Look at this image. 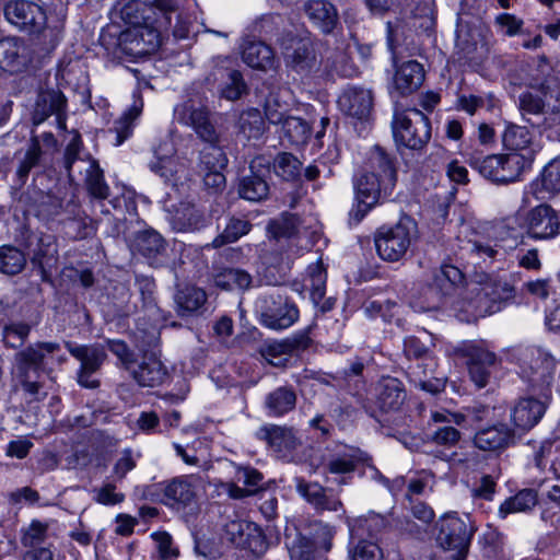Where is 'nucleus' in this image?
Masks as SVG:
<instances>
[{"mask_svg":"<svg viewBox=\"0 0 560 560\" xmlns=\"http://www.w3.org/2000/svg\"><path fill=\"white\" fill-rule=\"evenodd\" d=\"M7 21L21 32L36 36L44 49H54L61 39L62 30L47 23L45 9L28 0H9L3 7Z\"/></svg>","mask_w":560,"mask_h":560,"instance_id":"f03ea898","label":"nucleus"},{"mask_svg":"<svg viewBox=\"0 0 560 560\" xmlns=\"http://www.w3.org/2000/svg\"><path fill=\"white\" fill-rule=\"evenodd\" d=\"M533 162L534 156L530 151L500 154V183L508 184L518 180L523 173L532 167Z\"/></svg>","mask_w":560,"mask_h":560,"instance_id":"cd10ccee","label":"nucleus"},{"mask_svg":"<svg viewBox=\"0 0 560 560\" xmlns=\"http://www.w3.org/2000/svg\"><path fill=\"white\" fill-rule=\"evenodd\" d=\"M526 224L532 237L552 238L560 233V212L550 205H538L528 211Z\"/></svg>","mask_w":560,"mask_h":560,"instance_id":"2eb2a0df","label":"nucleus"},{"mask_svg":"<svg viewBox=\"0 0 560 560\" xmlns=\"http://www.w3.org/2000/svg\"><path fill=\"white\" fill-rule=\"evenodd\" d=\"M392 127L396 143L411 150H421L431 139L430 120L417 108L395 112Z\"/></svg>","mask_w":560,"mask_h":560,"instance_id":"20e7f679","label":"nucleus"},{"mask_svg":"<svg viewBox=\"0 0 560 560\" xmlns=\"http://www.w3.org/2000/svg\"><path fill=\"white\" fill-rule=\"evenodd\" d=\"M214 283L224 290L247 289L252 283V277L244 270L229 268L214 276Z\"/></svg>","mask_w":560,"mask_h":560,"instance_id":"3c124183","label":"nucleus"},{"mask_svg":"<svg viewBox=\"0 0 560 560\" xmlns=\"http://www.w3.org/2000/svg\"><path fill=\"white\" fill-rule=\"evenodd\" d=\"M334 529L328 525H318V533L313 540L299 536L289 547L291 560H320L323 552L331 548Z\"/></svg>","mask_w":560,"mask_h":560,"instance_id":"f8f14e48","label":"nucleus"},{"mask_svg":"<svg viewBox=\"0 0 560 560\" xmlns=\"http://www.w3.org/2000/svg\"><path fill=\"white\" fill-rule=\"evenodd\" d=\"M81 147V136L77 131H73L72 139L67 144L63 158V165L70 180H73L74 173L79 170V167H81V161L83 160L79 156Z\"/></svg>","mask_w":560,"mask_h":560,"instance_id":"bf43d9fd","label":"nucleus"},{"mask_svg":"<svg viewBox=\"0 0 560 560\" xmlns=\"http://www.w3.org/2000/svg\"><path fill=\"white\" fill-rule=\"evenodd\" d=\"M250 228L252 224L248 221L231 218L223 232L212 241V246L217 248L236 242L240 237L246 235L250 231Z\"/></svg>","mask_w":560,"mask_h":560,"instance_id":"5fc2aeb1","label":"nucleus"},{"mask_svg":"<svg viewBox=\"0 0 560 560\" xmlns=\"http://www.w3.org/2000/svg\"><path fill=\"white\" fill-rule=\"evenodd\" d=\"M339 109L352 118L364 120L373 108L372 92L364 88L348 86L338 97Z\"/></svg>","mask_w":560,"mask_h":560,"instance_id":"f3484780","label":"nucleus"},{"mask_svg":"<svg viewBox=\"0 0 560 560\" xmlns=\"http://www.w3.org/2000/svg\"><path fill=\"white\" fill-rule=\"evenodd\" d=\"M243 61L253 69L262 71L272 70L277 59L272 48L262 42H248L242 50Z\"/></svg>","mask_w":560,"mask_h":560,"instance_id":"2f4dec72","label":"nucleus"},{"mask_svg":"<svg viewBox=\"0 0 560 560\" xmlns=\"http://www.w3.org/2000/svg\"><path fill=\"white\" fill-rule=\"evenodd\" d=\"M261 323L275 330L292 326L299 318V310L281 295L270 294L261 301Z\"/></svg>","mask_w":560,"mask_h":560,"instance_id":"9b49d317","label":"nucleus"},{"mask_svg":"<svg viewBox=\"0 0 560 560\" xmlns=\"http://www.w3.org/2000/svg\"><path fill=\"white\" fill-rule=\"evenodd\" d=\"M269 189L266 179L254 173L243 177L238 185L240 196L254 202L266 199L269 195Z\"/></svg>","mask_w":560,"mask_h":560,"instance_id":"37998d69","label":"nucleus"},{"mask_svg":"<svg viewBox=\"0 0 560 560\" xmlns=\"http://www.w3.org/2000/svg\"><path fill=\"white\" fill-rule=\"evenodd\" d=\"M460 352L467 359L468 373L472 383L478 388L486 387L501 360L482 342L465 343L460 348Z\"/></svg>","mask_w":560,"mask_h":560,"instance_id":"0eeeda50","label":"nucleus"},{"mask_svg":"<svg viewBox=\"0 0 560 560\" xmlns=\"http://www.w3.org/2000/svg\"><path fill=\"white\" fill-rule=\"evenodd\" d=\"M325 70L330 75L351 78L357 73V68L343 50L329 51L325 59Z\"/></svg>","mask_w":560,"mask_h":560,"instance_id":"09e8293b","label":"nucleus"},{"mask_svg":"<svg viewBox=\"0 0 560 560\" xmlns=\"http://www.w3.org/2000/svg\"><path fill=\"white\" fill-rule=\"evenodd\" d=\"M546 411L544 402L536 398L520 399L510 411V420L513 431L523 434L534 428Z\"/></svg>","mask_w":560,"mask_h":560,"instance_id":"a211bd4d","label":"nucleus"},{"mask_svg":"<svg viewBox=\"0 0 560 560\" xmlns=\"http://www.w3.org/2000/svg\"><path fill=\"white\" fill-rule=\"evenodd\" d=\"M58 349V343L43 342L35 347H30L15 355V374L20 378L24 390L33 396L34 399H38L40 389V385L36 381L38 373L45 368L49 357Z\"/></svg>","mask_w":560,"mask_h":560,"instance_id":"39448f33","label":"nucleus"},{"mask_svg":"<svg viewBox=\"0 0 560 560\" xmlns=\"http://www.w3.org/2000/svg\"><path fill=\"white\" fill-rule=\"evenodd\" d=\"M68 351L81 363L78 372V383L86 388H96L100 382L92 378L95 373L104 363L106 352L101 345H75L66 342Z\"/></svg>","mask_w":560,"mask_h":560,"instance_id":"1a4fd4ad","label":"nucleus"},{"mask_svg":"<svg viewBox=\"0 0 560 560\" xmlns=\"http://www.w3.org/2000/svg\"><path fill=\"white\" fill-rule=\"evenodd\" d=\"M296 491L317 511H338L342 505L340 500L328 495L326 489L317 482L296 479Z\"/></svg>","mask_w":560,"mask_h":560,"instance_id":"7c9ffc66","label":"nucleus"},{"mask_svg":"<svg viewBox=\"0 0 560 560\" xmlns=\"http://www.w3.org/2000/svg\"><path fill=\"white\" fill-rule=\"evenodd\" d=\"M422 296H425V302L413 300L411 306L416 312H428L436 310L440 306L442 293H440L435 287H427L422 291Z\"/></svg>","mask_w":560,"mask_h":560,"instance_id":"338daca9","label":"nucleus"},{"mask_svg":"<svg viewBox=\"0 0 560 560\" xmlns=\"http://www.w3.org/2000/svg\"><path fill=\"white\" fill-rule=\"evenodd\" d=\"M296 404L295 392L281 386L270 392L265 398V408L271 417H280L293 410Z\"/></svg>","mask_w":560,"mask_h":560,"instance_id":"e433bc0d","label":"nucleus"},{"mask_svg":"<svg viewBox=\"0 0 560 560\" xmlns=\"http://www.w3.org/2000/svg\"><path fill=\"white\" fill-rule=\"evenodd\" d=\"M357 205L351 209L350 217L359 222L378 202L384 191L383 180L370 173H361L355 185Z\"/></svg>","mask_w":560,"mask_h":560,"instance_id":"ddd939ff","label":"nucleus"},{"mask_svg":"<svg viewBox=\"0 0 560 560\" xmlns=\"http://www.w3.org/2000/svg\"><path fill=\"white\" fill-rule=\"evenodd\" d=\"M175 231H196L205 225L202 213L191 203L182 202L171 217Z\"/></svg>","mask_w":560,"mask_h":560,"instance_id":"c9c22d12","label":"nucleus"},{"mask_svg":"<svg viewBox=\"0 0 560 560\" xmlns=\"http://www.w3.org/2000/svg\"><path fill=\"white\" fill-rule=\"evenodd\" d=\"M238 130L246 140L261 138L266 130V122L260 112L255 108L243 112L238 120Z\"/></svg>","mask_w":560,"mask_h":560,"instance_id":"a18cd8bd","label":"nucleus"},{"mask_svg":"<svg viewBox=\"0 0 560 560\" xmlns=\"http://www.w3.org/2000/svg\"><path fill=\"white\" fill-rule=\"evenodd\" d=\"M304 10L311 22L325 34L331 33L338 23L337 9L329 1L310 0Z\"/></svg>","mask_w":560,"mask_h":560,"instance_id":"c756f323","label":"nucleus"},{"mask_svg":"<svg viewBox=\"0 0 560 560\" xmlns=\"http://www.w3.org/2000/svg\"><path fill=\"white\" fill-rule=\"evenodd\" d=\"M267 232L276 240L290 238L298 233V218L294 214L283 213L268 223Z\"/></svg>","mask_w":560,"mask_h":560,"instance_id":"6e6d98bb","label":"nucleus"},{"mask_svg":"<svg viewBox=\"0 0 560 560\" xmlns=\"http://www.w3.org/2000/svg\"><path fill=\"white\" fill-rule=\"evenodd\" d=\"M224 536L233 545L254 553H261L266 549L261 530L255 524L246 521L236 520L226 523Z\"/></svg>","mask_w":560,"mask_h":560,"instance_id":"dca6fc26","label":"nucleus"},{"mask_svg":"<svg viewBox=\"0 0 560 560\" xmlns=\"http://www.w3.org/2000/svg\"><path fill=\"white\" fill-rule=\"evenodd\" d=\"M476 296L474 312L476 315H483L488 312H493L492 306H482V304H486V300L492 303L508 301L513 298V288L505 281H499L493 285L486 284L480 288Z\"/></svg>","mask_w":560,"mask_h":560,"instance_id":"72a5a7b5","label":"nucleus"},{"mask_svg":"<svg viewBox=\"0 0 560 560\" xmlns=\"http://www.w3.org/2000/svg\"><path fill=\"white\" fill-rule=\"evenodd\" d=\"M416 240L417 225L410 218H402L394 225H383L374 233L377 255L389 262L401 260Z\"/></svg>","mask_w":560,"mask_h":560,"instance_id":"7ed1b4c3","label":"nucleus"},{"mask_svg":"<svg viewBox=\"0 0 560 560\" xmlns=\"http://www.w3.org/2000/svg\"><path fill=\"white\" fill-rule=\"evenodd\" d=\"M282 130L288 141L294 145L306 143L311 137L310 125L299 117H287L283 121Z\"/></svg>","mask_w":560,"mask_h":560,"instance_id":"864d4df0","label":"nucleus"},{"mask_svg":"<svg viewBox=\"0 0 560 560\" xmlns=\"http://www.w3.org/2000/svg\"><path fill=\"white\" fill-rule=\"evenodd\" d=\"M514 436L515 432L506 425H493L478 431L474 444L479 450L494 452L509 446Z\"/></svg>","mask_w":560,"mask_h":560,"instance_id":"c85d7f7f","label":"nucleus"},{"mask_svg":"<svg viewBox=\"0 0 560 560\" xmlns=\"http://www.w3.org/2000/svg\"><path fill=\"white\" fill-rule=\"evenodd\" d=\"M533 138V132L526 127L511 124L506 126L502 136V141L503 145L509 151L517 153H526V151H530L535 158V150L532 149Z\"/></svg>","mask_w":560,"mask_h":560,"instance_id":"58836bf2","label":"nucleus"},{"mask_svg":"<svg viewBox=\"0 0 560 560\" xmlns=\"http://www.w3.org/2000/svg\"><path fill=\"white\" fill-rule=\"evenodd\" d=\"M302 165V162L295 155L289 152H282L275 158L272 167L279 177L288 182H293L300 178Z\"/></svg>","mask_w":560,"mask_h":560,"instance_id":"de8ad7c7","label":"nucleus"},{"mask_svg":"<svg viewBox=\"0 0 560 560\" xmlns=\"http://www.w3.org/2000/svg\"><path fill=\"white\" fill-rule=\"evenodd\" d=\"M537 200L552 198L560 194V155L549 161L530 184Z\"/></svg>","mask_w":560,"mask_h":560,"instance_id":"4be33fe9","label":"nucleus"},{"mask_svg":"<svg viewBox=\"0 0 560 560\" xmlns=\"http://www.w3.org/2000/svg\"><path fill=\"white\" fill-rule=\"evenodd\" d=\"M537 504V493L532 489H524L514 497L506 499L499 508V516L505 518L509 514L526 512Z\"/></svg>","mask_w":560,"mask_h":560,"instance_id":"c03bdc74","label":"nucleus"},{"mask_svg":"<svg viewBox=\"0 0 560 560\" xmlns=\"http://www.w3.org/2000/svg\"><path fill=\"white\" fill-rule=\"evenodd\" d=\"M95 501L103 505L119 504L125 500V494L116 491L113 483H105L95 490Z\"/></svg>","mask_w":560,"mask_h":560,"instance_id":"774afa93","label":"nucleus"},{"mask_svg":"<svg viewBox=\"0 0 560 560\" xmlns=\"http://www.w3.org/2000/svg\"><path fill=\"white\" fill-rule=\"evenodd\" d=\"M464 282L463 272L455 266H443L435 277L436 285L443 287V294H448L452 288L458 287Z\"/></svg>","mask_w":560,"mask_h":560,"instance_id":"e2e57ef3","label":"nucleus"},{"mask_svg":"<svg viewBox=\"0 0 560 560\" xmlns=\"http://www.w3.org/2000/svg\"><path fill=\"white\" fill-rule=\"evenodd\" d=\"M438 544L445 550H454L464 557L470 545L475 527L470 517H459L455 512L444 514L438 522Z\"/></svg>","mask_w":560,"mask_h":560,"instance_id":"423d86ee","label":"nucleus"},{"mask_svg":"<svg viewBox=\"0 0 560 560\" xmlns=\"http://www.w3.org/2000/svg\"><path fill=\"white\" fill-rule=\"evenodd\" d=\"M523 363L530 370L528 377L534 386L548 385L557 369L556 359L539 348L527 350L523 355Z\"/></svg>","mask_w":560,"mask_h":560,"instance_id":"6ab92c4d","label":"nucleus"},{"mask_svg":"<svg viewBox=\"0 0 560 560\" xmlns=\"http://www.w3.org/2000/svg\"><path fill=\"white\" fill-rule=\"evenodd\" d=\"M162 148L154 152L155 160L150 162V168L166 182H173L175 185L182 179H187L189 175L187 162L178 156L168 155L171 150L161 152Z\"/></svg>","mask_w":560,"mask_h":560,"instance_id":"5701e85b","label":"nucleus"},{"mask_svg":"<svg viewBox=\"0 0 560 560\" xmlns=\"http://www.w3.org/2000/svg\"><path fill=\"white\" fill-rule=\"evenodd\" d=\"M136 247L143 256L153 257L164 249V241L158 232L147 230L137 236Z\"/></svg>","mask_w":560,"mask_h":560,"instance_id":"052dcab7","label":"nucleus"},{"mask_svg":"<svg viewBox=\"0 0 560 560\" xmlns=\"http://www.w3.org/2000/svg\"><path fill=\"white\" fill-rule=\"evenodd\" d=\"M465 421V415L459 412L432 411L428 424L435 428L428 434V440L445 448L455 447L462 439V433L454 425L462 427Z\"/></svg>","mask_w":560,"mask_h":560,"instance_id":"6e6552de","label":"nucleus"},{"mask_svg":"<svg viewBox=\"0 0 560 560\" xmlns=\"http://www.w3.org/2000/svg\"><path fill=\"white\" fill-rule=\"evenodd\" d=\"M424 80L422 65L408 60L399 65L394 75V89L400 95H408L418 90Z\"/></svg>","mask_w":560,"mask_h":560,"instance_id":"a878e982","label":"nucleus"},{"mask_svg":"<svg viewBox=\"0 0 560 560\" xmlns=\"http://www.w3.org/2000/svg\"><path fill=\"white\" fill-rule=\"evenodd\" d=\"M349 560H386L382 548L370 540L360 539L349 547Z\"/></svg>","mask_w":560,"mask_h":560,"instance_id":"13d9d810","label":"nucleus"},{"mask_svg":"<svg viewBox=\"0 0 560 560\" xmlns=\"http://www.w3.org/2000/svg\"><path fill=\"white\" fill-rule=\"evenodd\" d=\"M40 154L42 149L39 142L33 139L16 170V175L21 183L26 180L30 171L38 163Z\"/></svg>","mask_w":560,"mask_h":560,"instance_id":"0e129e2a","label":"nucleus"},{"mask_svg":"<svg viewBox=\"0 0 560 560\" xmlns=\"http://www.w3.org/2000/svg\"><path fill=\"white\" fill-rule=\"evenodd\" d=\"M142 109V103L133 104L131 108L122 115L121 118H119L115 122V131L117 133V141L116 144H121L131 133L132 122L138 118Z\"/></svg>","mask_w":560,"mask_h":560,"instance_id":"680f3d73","label":"nucleus"},{"mask_svg":"<svg viewBox=\"0 0 560 560\" xmlns=\"http://www.w3.org/2000/svg\"><path fill=\"white\" fill-rule=\"evenodd\" d=\"M472 164L483 177L500 183V154L475 159Z\"/></svg>","mask_w":560,"mask_h":560,"instance_id":"69168bd1","label":"nucleus"},{"mask_svg":"<svg viewBox=\"0 0 560 560\" xmlns=\"http://www.w3.org/2000/svg\"><path fill=\"white\" fill-rule=\"evenodd\" d=\"M257 436L276 452H282L294 447V434L291 429L267 424L257 431Z\"/></svg>","mask_w":560,"mask_h":560,"instance_id":"4c0bfd02","label":"nucleus"},{"mask_svg":"<svg viewBox=\"0 0 560 560\" xmlns=\"http://www.w3.org/2000/svg\"><path fill=\"white\" fill-rule=\"evenodd\" d=\"M362 173L373 174L383 180L385 194L393 189L397 178L393 159L378 145L370 150Z\"/></svg>","mask_w":560,"mask_h":560,"instance_id":"412c9836","label":"nucleus"},{"mask_svg":"<svg viewBox=\"0 0 560 560\" xmlns=\"http://www.w3.org/2000/svg\"><path fill=\"white\" fill-rule=\"evenodd\" d=\"M25 46L16 37L0 39V66L11 71L24 63Z\"/></svg>","mask_w":560,"mask_h":560,"instance_id":"a19ab883","label":"nucleus"},{"mask_svg":"<svg viewBox=\"0 0 560 560\" xmlns=\"http://www.w3.org/2000/svg\"><path fill=\"white\" fill-rule=\"evenodd\" d=\"M26 265V256L19 248L11 245L0 246V271L14 276L20 273Z\"/></svg>","mask_w":560,"mask_h":560,"instance_id":"8fccbe9b","label":"nucleus"},{"mask_svg":"<svg viewBox=\"0 0 560 560\" xmlns=\"http://www.w3.org/2000/svg\"><path fill=\"white\" fill-rule=\"evenodd\" d=\"M219 73L225 79L220 89L221 97L233 102L247 94L248 89L240 71L230 69L223 72L219 70Z\"/></svg>","mask_w":560,"mask_h":560,"instance_id":"49530a36","label":"nucleus"},{"mask_svg":"<svg viewBox=\"0 0 560 560\" xmlns=\"http://www.w3.org/2000/svg\"><path fill=\"white\" fill-rule=\"evenodd\" d=\"M326 280L327 273L322 261L310 265L304 287L310 290V298L315 305L319 304L325 296Z\"/></svg>","mask_w":560,"mask_h":560,"instance_id":"79ce46f5","label":"nucleus"},{"mask_svg":"<svg viewBox=\"0 0 560 560\" xmlns=\"http://www.w3.org/2000/svg\"><path fill=\"white\" fill-rule=\"evenodd\" d=\"M281 45L288 67L302 74H308L317 69V57L311 40L291 37L289 40H283Z\"/></svg>","mask_w":560,"mask_h":560,"instance_id":"4468645a","label":"nucleus"},{"mask_svg":"<svg viewBox=\"0 0 560 560\" xmlns=\"http://www.w3.org/2000/svg\"><path fill=\"white\" fill-rule=\"evenodd\" d=\"M48 523L33 520L28 526L21 530V544L27 548H37L48 537Z\"/></svg>","mask_w":560,"mask_h":560,"instance_id":"4d7b16f0","label":"nucleus"},{"mask_svg":"<svg viewBox=\"0 0 560 560\" xmlns=\"http://www.w3.org/2000/svg\"><path fill=\"white\" fill-rule=\"evenodd\" d=\"M66 107V97L58 90H46L38 93L34 112H33V122L35 125L42 124L46 120L50 115L55 114L57 116L58 122L61 127L65 126V121L62 119V114Z\"/></svg>","mask_w":560,"mask_h":560,"instance_id":"b1692460","label":"nucleus"},{"mask_svg":"<svg viewBox=\"0 0 560 560\" xmlns=\"http://www.w3.org/2000/svg\"><path fill=\"white\" fill-rule=\"evenodd\" d=\"M174 299L178 315L188 316L205 305L207 293L197 287H185L177 291Z\"/></svg>","mask_w":560,"mask_h":560,"instance_id":"ea45409f","label":"nucleus"},{"mask_svg":"<svg viewBox=\"0 0 560 560\" xmlns=\"http://www.w3.org/2000/svg\"><path fill=\"white\" fill-rule=\"evenodd\" d=\"M199 481L200 478L195 475L172 479L163 489V502L177 508L190 505L196 500V488Z\"/></svg>","mask_w":560,"mask_h":560,"instance_id":"aec40b11","label":"nucleus"},{"mask_svg":"<svg viewBox=\"0 0 560 560\" xmlns=\"http://www.w3.org/2000/svg\"><path fill=\"white\" fill-rule=\"evenodd\" d=\"M78 173H84L85 186L92 197L103 200L109 196V187L105 183L103 171L97 161L90 158L82 160Z\"/></svg>","mask_w":560,"mask_h":560,"instance_id":"473e14b6","label":"nucleus"},{"mask_svg":"<svg viewBox=\"0 0 560 560\" xmlns=\"http://www.w3.org/2000/svg\"><path fill=\"white\" fill-rule=\"evenodd\" d=\"M166 369L155 357L144 358L137 370L132 371L133 378L141 386L154 387L163 383Z\"/></svg>","mask_w":560,"mask_h":560,"instance_id":"f704fd0d","label":"nucleus"},{"mask_svg":"<svg viewBox=\"0 0 560 560\" xmlns=\"http://www.w3.org/2000/svg\"><path fill=\"white\" fill-rule=\"evenodd\" d=\"M148 2L149 0H128L120 8L121 18L130 26L150 22L148 12H151V7Z\"/></svg>","mask_w":560,"mask_h":560,"instance_id":"603ef678","label":"nucleus"},{"mask_svg":"<svg viewBox=\"0 0 560 560\" xmlns=\"http://www.w3.org/2000/svg\"><path fill=\"white\" fill-rule=\"evenodd\" d=\"M406 399L402 383L395 377H383L376 386V405L384 411H397Z\"/></svg>","mask_w":560,"mask_h":560,"instance_id":"393cba45","label":"nucleus"},{"mask_svg":"<svg viewBox=\"0 0 560 560\" xmlns=\"http://www.w3.org/2000/svg\"><path fill=\"white\" fill-rule=\"evenodd\" d=\"M529 86L534 91H527L520 95V110L525 117L527 115H542L547 105L546 96L550 89L549 80L532 79Z\"/></svg>","mask_w":560,"mask_h":560,"instance_id":"bb28decb","label":"nucleus"},{"mask_svg":"<svg viewBox=\"0 0 560 560\" xmlns=\"http://www.w3.org/2000/svg\"><path fill=\"white\" fill-rule=\"evenodd\" d=\"M174 116L178 122L191 127L200 139L209 143L200 153L199 172L222 171L228 160L222 149L215 145L218 133L207 108L185 102L175 107Z\"/></svg>","mask_w":560,"mask_h":560,"instance_id":"f257e3e1","label":"nucleus"},{"mask_svg":"<svg viewBox=\"0 0 560 560\" xmlns=\"http://www.w3.org/2000/svg\"><path fill=\"white\" fill-rule=\"evenodd\" d=\"M119 43L126 54L140 57L153 52L160 45V34L153 22L130 26L119 37Z\"/></svg>","mask_w":560,"mask_h":560,"instance_id":"9d476101","label":"nucleus"}]
</instances>
